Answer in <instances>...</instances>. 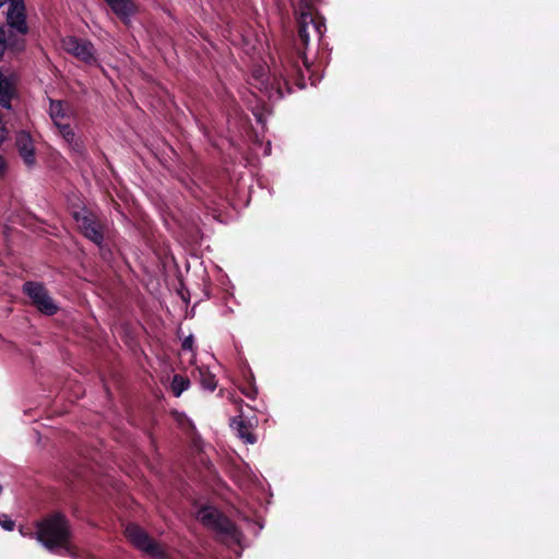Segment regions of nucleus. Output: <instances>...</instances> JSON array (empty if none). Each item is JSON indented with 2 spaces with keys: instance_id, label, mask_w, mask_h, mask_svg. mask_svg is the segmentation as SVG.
<instances>
[{
  "instance_id": "6ab92c4d",
  "label": "nucleus",
  "mask_w": 559,
  "mask_h": 559,
  "mask_svg": "<svg viewBox=\"0 0 559 559\" xmlns=\"http://www.w3.org/2000/svg\"><path fill=\"white\" fill-rule=\"evenodd\" d=\"M7 165L3 157L0 155V175L4 171Z\"/></svg>"
},
{
  "instance_id": "7ed1b4c3",
  "label": "nucleus",
  "mask_w": 559,
  "mask_h": 559,
  "mask_svg": "<svg viewBox=\"0 0 559 559\" xmlns=\"http://www.w3.org/2000/svg\"><path fill=\"white\" fill-rule=\"evenodd\" d=\"M38 540L48 549L63 548L69 551V525L67 520L56 514L38 524Z\"/></svg>"
},
{
  "instance_id": "f257e3e1",
  "label": "nucleus",
  "mask_w": 559,
  "mask_h": 559,
  "mask_svg": "<svg viewBox=\"0 0 559 559\" xmlns=\"http://www.w3.org/2000/svg\"><path fill=\"white\" fill-rule=\"evenodd\" d=\"M282 67L283 70H274L272 78L266 73L263 67H259L253 70V86L265 93L270 99H280L285 95V93L290 92L288 83L289 78H295L297 84L300 87H304V83L300 82L302 71L298 64L286 61Z\"/></svg>"
},
{
  "instance_id": "f3484780",
  "label": "nucleus",
  "mask_w": 559,
  "mask_h": 559,
  "mask_svg": "<svg viewBox=\"0 0 559 559\" xmlns=\"http://www.w3.org/2000/svg\"><path fill=\"white\" fill-rule=\"evenodd\" d=\"M0 525L7 531L14 528V522L5 514L0 515Z\"/></svg>"
},
{
  "instance_id": "f8f14e48",
  "label": "nucleus",
  "mask_w": 559,
  "mask_h": 559,
  "mask_svg": "<svg viewBox=\"0 0 559 559\" xmlns=\"http://www.w3.org/2000/svg\"><path fill=\"white\" fill-rule=\"evenodd\" d=\"M49 116L55 127H58L59 124L70 122L71 111L67 104L60 100H50Z\"/></svg>"
},
{
  "instance_id": "9d476101",
  "label": "nucleus",
  "mask_w": 559,
  "mask_h": 559,
  "mask_svg": "<svg viewBox=\"0 0 559 559\" xmlns=\"http://www.w3.org/2000/svg\"><path fill=\"white\" fill-rule=\"evenodd\" d=\"M257 425L255 418H246L241 413L239 416L231 419L230 427L236 431L237 436L245 442L253 444L257 438L253 429Z\"/></svg>"
},
{
  "instance_id": "4468645a",
  "label": "nucleus",
  "mask_w": 559,
  "mask_h": 559,
  "mask_svg": "<svg viewBox=\"0 0 559 559\" xmlns=\"http://www.w3.org/2000/svg\"><path fill=\"white\" fill-rule=\"evenodd\" d=\"M14 93L12 81L0 73V105L10 108V102Z\"/></svg>"
},
{
  "instance_id": "a211bd4d",
  "label": "nucleus",
  "mask_w": 559,
  "mask_h": 559,
  "mask_svg": "<svg viewBox=\"0 0 559 559\" xmlns=\"http://www.w3.org/2000/svg\"><path fill=\"white\" fill-rule=\"evenodd\" d=\"M193 346V337L192 335L186 337L182 342V348L183 349H192Z\"/></svg>"
},
{
  "instance_id": "39448f33",
  "label": "nucleus",
  "mask_w": 559,
  "mask_h": 559,
  "mask_svg": "<svg viewBox=\"0 0 559 559\" xmlns=\"http://www.w3.org/2000/svg\"><path fill=\"white\" fill-rule=\"evenodd\" d=\"M7 13V22L10 35L16 33L24 36L27 33V24L25 21V8L21 0H13L9 3ZM3 43L12 48L21 49L22 45L19 40H11V36L3 40Z\"/></svg>"
},
{
  "instance_id": "2eb2a0df",
  "label": "nucleus",
  "mask_w": 559,
  "mask_h": 559,
  "mask_svg": "<svg viewBox=\"0 0 559 559\" xmlns=\"http://www.w3.org/2000/svg\"><path fill=\"white\" fill-rule=\"evenodd\" d=\"M199 374L201 384L205 390L214 391L216 389L217 382L213 373H211L207 369L200 368Z\"/></svg>"
},
{
  "instance_id": "aec40b11",
  "label": "nucleus",
  "mask_w": 559,
  "mask_h": 559,
  "mask_svg": "<svg viewBox=\"0 0 559 559\" xmlns=\"http://www.w3.org/2000/svg\"><path fill=\"white\" fill-rule=\"evenodd\" d=\"M304 66H305L307 69H309V63H308V61H307L306 59H304Z\"/></svg>"
},
{
  "instance_id": "9b49d317",
  "label": "nucleus",
  "mask_w": 559,
  "mask_h": 559,
  "mask_svg": "<svg viewBox=\"0 0 559 559\" xmlns=\"http://www.w3.org/2000/svg\"><path fill=\"white\" fill-rule=\"evenodd\" d=\"M15 144L24 163L28 166H33L36 162V157L31 134L26 131H20L16 134Z\"/></svg>"
},
{
  "instance_id": "dca6fc26",
  "label": "nucleus",
  "mask_w": 559,
  "mask_h": 559,
  "mask_svg": "<svg viewBox=\"0 0 559 559\" xmlns=\"http://www.w3.org/2000/svg\"><path fill=\"white\" fill-rule=\"evenodd\" d=\"M189 380L180 374H175L170 384L171 391L175 396H180L183 391L189 388Z\"/></svg>"
},
{
  "instance_id": "0eeeda50",
  "label": "nucleus",
  "mask_w": 559,
  "mask_h": 559,
  "mask_svg": "<svg viewBox=\"0 0 559 559\" xmlns=\"http://www.w3.org/2000/svg\"><path fill=\"white\" fill-rule=\"evenodd\" d=\"M62 47L67 52L86 64L97 63L94 45L88 40L69 36L62 40Z\"/></svg>"
},
{
  "instance_id": "423d86ee",
  "label": "nucleus",
  "mask_w": 559,
  "mask_h": 559,
  "mask_svg": "<svg viewBox=\"0 0 559 559\" xmlns=\"http://www.w3.org/2000/svg\"><path fill=\"white\" fill-rule=\"evenodd\" d=\"M23 292L31 298L32 304L43 313L53 314L57 312L58 306L41 284L27 282L23 285Z\"/></svg>"
},
{
  "instance_id": "f03ea898",
  "label": "nucleus",
  "mask_w": 559,
  "mask_h": 559,
  "mask_svg": "<svg viewBox=\"0 0 559 559\" xmlns=\"http://www.w3.org/2000/svg\"><path fill=\"white\" fill-rule=\"evenodd\" d=\"M197 520L206 528L215 532L223 543L227 545L241 544V532L217 509L213 507L201 508L197 513Z\"/></svg>"
},
{
  "instance_id": "1a4fd4ad",
  "label": "nucleus",
  "mask_w": 559,
  "mask_h": 559,
  "mask_svg": "<svg viewBox=\"0 0 559 559\" xmlns=\"http://www.w3.org/2000/svg\"><path fill=\"white\" fill-rule=\"evenodd\" d=\"M324 26L316 21L310 13H301L299 17V38L307 46L311 38L320 39L323 35Z\"/></svg>"
},
{
  "instance_id": "6e6552de",
  "label": "nucleus",
  "mask_w": 559,
  "mask_h": 559,
  "mask_svg": "<svg viewBox=\"0 0 559 559\" xmlns=\"http://www.w3.org/2000/svg\"><path fill=\"white\" fill-rule=\"evenodd\" d=\"M74 219L82 234L96 245L104 240L103 227L100 223L86 211L75 212Z\"/></svg>"
},
{
  "instance_id": "20e7f679",
  "label": "nucleus",
  "mask_w": 559,
  "mask_h": 559,
  "mask_svg": "<svg viewBox=\"0 0 559 559\" xmlns=\"http://www.w3.org/2000/svg\"><path fill=\"white\" fill-rule=\"evenodd\" d=\"M124 535L134 547L151 558L165 559L167 557L166 549L154 542L140 526L135 524L127 525Z\"/></svg>"
},
{
  "instance_id": "ddd939ff",
  "label": "nucleus",
  "mask_w": 559,
  "mask_h": 559,
  "mask_svg": "<svg viewBox=\"0 0 559 559\" xmlns=\"http://www.w3.org/2000/svg\"><path fill=\"white\" fill-rule=\"evenodd\" d=\"M59 131V134L62 136L64 142L68 144L70 150H72L75 153L82 152V143L80 139L76 138L73 129L70 126V122L59 124L56 127Z\"/></svg>"
}]
</instances>
